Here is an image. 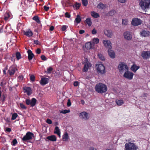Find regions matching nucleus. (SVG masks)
<instances>
[{"label":"nucleus","mask_w":150,"mask_h":150,"mask_svg":"<svg viewBox=\"0 0 150 150\" xmlns=\"http://www.w3.org/2000/svg\"><path fill=\"white\" fill-rule=\"evenodd\" d=\"M108 89L107 86L103 83H99L95 86L96 91L99 93L102 94L106 92Z\"/></svg>","instance_id":"nucleus-1"},{"label":"nucleus","mask_w":150,"mask_h":150,"mask_svg":"<svg viewBox=\"0 0 150 150\" xmlns=\"http://www.w3.org/2000/svg\"><path fill=\"white\" fill-rule=\"evenodd\" d=\"M139 5L143 10L149 8L150 0H139Z\"/></svg>","instance_id":"nucleus-2"},{"label":"nucleus","mask_w":150,"mask_h":150,"mask_svg":"<svg viewBox=\"0 0 150 150\" xmlns=\"http://www.w3.org/2000/svg\"><path fill=\"white\" fill-rule=\"evenodd\" d=\"M95 67L98 74H102L105 73V67L100 62L96 64Z\"/></svg>","instance_id":"nucleus-3"},{"label":"nucleus","mask_w":150,"mask_h":150,"mask_svg":"<svg viewBox=\"0 0 150 150\" xmlns=\"http://www.w3.org/2000/svg\"><path fill=\"white\" fill-rule=\"evenodd\" d=\"M118 69L119 72L122 74L124 71L125 72L127 70H128L129 68L127 65L124 62L120 63L118 66Z\"/></svg>","instance_id":"nucleus-4"},{"label":"nucleus","mask_w":150,"mask_h":150,"mask_svg":"<svg viewBox=\"0 0 150 150\" xmlns=\"http://www.w3.org/2000/svg\"><path fill=\"white\" fill-rule=\"evenodd\" d=\"M137 147L134 144L129 142L125 144L124 150H137Z\"/></svg>","instance_id":"nucleus-5"},{"label":"nucleus","mask_w":150,"mask_h":150,"mask_svg":"<svg viewBox=\"0 0 150 150\" xmlns=\"http://www.w3.org/2000/svg\"><path fill=\"white\" fill-rule=\"evenodd\" d=\"M37 100L35 98H32L31 100L27 98L25 99V102L27 105H30L32 107L34 106L36 104Z\"/></svg>","instance_id":"nucleus-6"},{"label":"nucleus","mask_w":150,"mask_h":150,"mask_svg":"<svg viewBox=\"0 0 150 150\" xmlns=\"http://www.w3.org/2000/svg\"><path fill=\"white\" fill-rule=\"evenodd\" d=\"M85 62L82 71L84 72H86L88 71L89 68L91 67L92 64L89 62L88 59L86 58H85Z\"/></svg>","instance_id":"nucleus-7"},{"label":"nucleus","mask_w":150,"mask_h":150,"mask_svg":"<svg viewBox=\"0 0 150 150\" xmlns=\"http://www.w3.org/2000/svg\"><path fill=\"white\" fill-rule=\"evenodd\" d=\"M34 137V134L31 132H27L25 135L22 138V140L23 141L26 142L28 140H30L32 139Z\"/></svg>","instance_id":"nucleus-8"},{"label":"nucleus","mask_w":150,"mask_h":150,"mask_svg":"<svg viewBox=\"0 0 150 150\" xmlns=\"http://www.w3.org/2000/svg\"><path fill=\"white\" fill-rule=\"evenodd\" d=\"M142 23L141 20L137 18H133L131 22V24L134 26H137L140 25Z\"/></svg>","instance_id":"nucleus-9"},{"label":"nucleus","mask_w":150,"mask_h":150,"mask_svg":"<svg viewBox=\"0 0 150 150\" xmlns=\"http://www.w3.org/2000/svg\"><path fill=\"white\" fill-rule=\"evenodd\" d=\"M134 74L128 70H127L124 74L123 77L128 79L131 80L133 79Z\"/></svg>","instance_id":"nucleus-10"},{"label":"nucleus","mask_w":150,"mask_h":150,"mask_svg":"<svg viewBox=\"0 0 150 150\" xmlns=\"http://www.w3.org/2000/svg\"><path fill=\"white\" fill-rule=\"evenodd\" d=\"M103 42L104 46L106 48L111 49L112 43L111 41L108 40H103Z\"/></svg>","instance_id":"nucleus-11"},{"label":"nucleus","mask_w":150,"mask_h":150,"mask_svg":"<svg viewBox=\"0 0 150 150\" xmlns=\"http://www.w3.org/2000/svg\"><path fill=\"white\" fill-rule=\"evenodd\" d=\"M79 116L81 118L86 120H88L89 118L88 113L85 112H83L80 113L79 114Z\"/></svg>","instance_id":"nucleus-12"},{"label":"nucleus","mask_w":150,"mask_h":150,"mask_svg":"<svg viewBox=\"0 0 150 150\" xmlns=\"http://www.w3.org/2000/svg\"><path fill=\"white\" fill-rule=\"evenodd\" d=\"M124 36L125 39L128 40H130L132 39V35L130 32L126 31L124 33Z\"/></svg>","instance_id":"nucleus-13"},{"label":"nucleus","mask_w":150,"mask_h":150,"mask_svg":"<svg viewBox=\"0 0 150 150\" xmlns=\"http://www.w3.org/2000/svg\"><path fill=\"white\" fill-rule=\"evenodd\" d=\"M23 33L25 35L28 37H30L33 35V32L29 29L26 30H23Z\"/></svg>","instance_id":"nucleus-14"},{"label":"nucleus","mask_w":150,"mask_h":150,"mask_svg":"<svg viewBox=\"0 0 150 150\" xmlns=\"http://www.w3.org/2000/svg\"><path fill=\"white\" fill-rule=\"evenodd\" d=\"M140 35L143 37H149L150 36V32L148 31L142 30L140 33Z\"/></svg>","instance_id":"nucleus-15"},{"label":"nucleus","mask_w":150,"mask_h":150,"mask_svg":"<svg viewBox=\"0 0 150 150\" xmlns=\"http://www.w3.org/2000/svg\"><path fill=\"white\" fill-rule=\"evenodd\" d=\"M24 92L27 93L28 96L30 95L32 93L31 88L29 87H25L24 88Z\"/></svg>","instance_id":"nucleus-16"},{"label":"nucleus","mask_w":150,"mask_h":150,"mask_svg":"<svg viewBox=\"0 0 150 150\" xmlns=\"http://www.w3.org/2000/svg\"><path fill=\"white\" fill-rule=\"evenodd\" d=\"M104 32L105 35L108 37L111 38L112 36V34L111 31L110 30L105 29L104 30Z\"/></svg>","instance_id":"nucleus-17"},{"label":"nucleus","mask_w":150,"mask_h":150,"mask_svg":"<svg viewBox=\"0 0 150 150\" xmlns=\"http://www.w3.org/2000/svg\"><path fill=\"white\" fill-rule=\"evenodd\" d=\"M16 70V69L15 67H10L8 71V72L9 73L10 76L13 75L15 73Z\"/></svg>","instance_id":"nucleus-18"},{"label":"nucleus","mask_w":150,"mask_h":150,"mask_svg":"<svg viewBox=\"0 0 150 150\" xmlns=\"http://www.w3.org/2000/svg\"><path fill=\"white\" fill-rule=\"evenodd\" d=\"M48 79L46 78H42L40 80V83L42 85H45L48 83Z\"/></svg>","instance_id":"nucleus-19"},{"label":"nucleus","mask_w":150,"mask_h":150,"mask_svg":"<svg viewBox=\"0 0 150 150\" xmlns=\"http://www.w3.org/2000/svg\"><path fill=\"white\" fill-rule=\"evenodd\" d=\"M140 68V67L139 66H137L135 64H133L131 66L130 69L131 70L134 72H136V71L138 69Z\"/></svg>","instance_id":"nucleus-20"},{"label":"nucleus","mask_w":150,"mask_h":150,"mask_svg":"<svg viewBox=\"0 0 150 150\" xmlns=\"http://www.w3.org/2000/svg\"><path fill=\"white\" fill-rule=\"evenodd\" d=\"M97 8L99 9H104L106 7V6L102 3H99L97 5Z\"/></svg>","instance_id":"nucleus-21"},{"label":"nucleus","mask_w":150,"mask_h":150,"mask_svg":"<svg viewBox=\"0 0 150 150\" xmlns=\"http://www.w3.org/2000/svg\"><path fill=\"white\" fill-rule=\"evenodd\" d=\"M46 139L52 141H55L57 140L56 137L54 135L48 136L46 137Z\"/></svg>","instance_id":"nucleus-22"},{"label":"nucleus","mask_w":150,"mask_h":150,"mask_svg":"<svg viewBox=\"0 0 150 150\" xmlns=\"http://www.w3.org/2000/svg\"><path fill=\"white\" fill-rule=\"evenodd\" d=\"M91 16L94 18H97L99 17L100 16L99 14L93 11H92L91 12Z\"/></svg>","instance_id":"nucleus-23"},{"label":"nucleus","mask_w":150,"mask_h":150,"mask_svg":"<svg viewBox=\"0 0 150 150\" xmlns=\"http://www.w3.org/2000/svg\"><path fill=\"white\" fill-rule=\"evenodd\" d=\"M69 136L67 132H65L62 136V139L64 141H67L69 139Z\"/></svg>","instance_id":"nucleus-24"},{"label":"nucleus","mask_w":150,"mask_h":150,"mask_svg":"<svg viewBox=\"0 0 150 150\" xmlns=\"http://www.w3.org/2000/svg\"><path fill=\"white\" fill-rule=\"evenodd\" d=\"M54 133L57 134L59 136H60V129L58 127L56 126L55 127L54 131Z\"/></svg>","instance_id":"nucleus-25"},{"label":"nucleus","mask_w":150,"mask_h":150,"mask_svg":"<svg viewBox=\"0 0 150 150\" xmlns=\"http://www.w3.org/2000/svg\"><path fill=\"white\" fill-rule=\"evenodd\" d=\"M85 22L89 26H91L92 24L91 20L90 18H86Z\"/></svg>","instance_id":"nucleus-26"},{"label":"nucleus","mask_w":150,"mask_h":150,"mask_svg":"<svg viewBox=\"0 0 150 150\" xmlns=\"http://www.w3.org/2000/svg\"><path fill=\"white\" fill-rule=\"evenodd\" d=\"M109 49L108 50V52L110 56H115V53L114 51Z\"/></svg>","instance_id":"nucleus-27"},{"label":"nucleus","mask_w":150,"mask_h":150,"mask_svg":"<svg viewBox=\"0 0 150 150\" xmlns=\"http://www.w3.org/2000/svg\"><path fill=\"white\" fill-rule=\"evenodd\" d=\"M141 55L142 56H150V51H143Z\"/></svg>","instance_id":"nucleus-28"},{"label":"nucleus","mask_w":150,"mask_h":150,"mask_svg":"<svg viewBox=\"0 0 150 150\" xmlns=\"http://www.w3.org/2000/svg\"><path fill=\"white\" fill-rule=\"evenodd\" d=\"M115 102L118 105L120 106L123 104L124 101L123 100H116Z\"/></svg>","instance_id":"nucleus-29"},{"label":"nucleus","mask_w":150,"mask_h":150,"mask_svg":"<svg viewBox=\"0 0 150 150\" xmlns=\"http://www.w3.org/2000/svg\"><path fill=\"white\" fill-rule=\"evenodd\" d=\"M129 21L128 19L124 18L122 20V24L123 25H128Z\"/></svg>","instance_id":"nucleus-30"},{"label":"nucleus","mask_w":150,"mask_h":150,"mask_svg":"<svg viewBox=\"0 0 150 150\" xmlns=\"http://www.w3.org/2000/svg\"><path fill=\"white\" fill-rule=\"evenodd\" d=\"M85 47L87 50H89L92 48V44L90 42H87L85 44Z\"/></svg>","instance_id":"nucleus-31"},{"label":"nucleus","mask_w":150,"mask_h":150,"mask_svg":"<svg viewBox=\"0 0 150 150\" xmlns=\"http://www.w3.org/2000/svg\"><path fill=\"white\" fill-rule=\"evenodd\" d=\"M81 21V19L80 16L79 15L77 16L76 18L75 19V21L77 23H80Z\"/></svg>","instance_id":"nucleus-32"},{"label":"nucleus","mask_w":150,"mask_h":150,"mask_svg":"<svg viewBox=\"0 0 150 150\" xmlns=\"http://www.w3.org/2000/svg\"><path fill=\"white\" fill-rule=\"evenodd\" d=\"M99 42V40L97 38H93L92 40V43L93 44H97Z\"/></svg>","instance_id":"nucleus-33"},{"label":"nucleus","mask_w":150,"mask_h":150,"mask_svg":"<svg viewBox=\"0 0 150 150\" xmlns=\"http://www.w3.org/2000/svg\"><path fill=\"white\" fill-rule=\"evenodd\" d=\"M33 20L35 21L38 23H40V21L39 19V17L37 16H34L33 18Z\"/></svg>","instance_id":"nucleus-34"},{"label":"nucleus","mask_w":150,"mask_h":150,"mask_svg":"<svg viewBox=\"0 0 150 150\" xmlns=\"http://www.w3.org/2000/svg\"><path fill=\"white\" fill-rule=\"evenodd\" d=\"M53 69L51 67H49L47 69V71H46L47 74H50L53 70Z\"/></svg>","instance_id":"nucleus-35"},{"label":"nucleus","mask_w":150,"mask_h":150,"mask_svg":"<svg viewBox=\"0 0 150 150\" xmlns=\"http://www.w3.org/2000/svg\"><path fill=\"white\" fill-rule=\"evenodd\" d=\"M10 14L9 13H6L4 15V19L5 21H6L10 17Z\"/></svg>","instance_id":"nucleus-36"},{"label":"nucleus","mask_w":150,"mask_h":150,"mask_svg":"<svg viewBox=\"0 0 150 150\" xmlns=\"http://www.w3.org/2000/svg\"><path fill=\"white\" fill-rule=\"evenodd\" d=\"M18 116V114L16 113L13 114L12 116L11 120H13L16 119Z\"/></svg>","instance_id":"nucleus-37"},{"label":"nucleus","mask_w":150,"mask_h":150,"mask_svg":"<svg viewBox=\"0 0 150 150\" xmlns=\"http://www.w3.org/2000/svg\"><path fill=\"white\" fill-rule=\"evenodd\" d=\"M70 112V110H62L60 112V113H63V114H66L69 112Z\"/></svg>","instance_id":"nucleus-38"},{"label":"nucleus","mask_w":150,"mask_h":150,"mask_svg":"<svg viewBox=\"0 0 150 150\" xmlns=\"http://www.w3.org/2000/svg\"><path fill=\"white\" fill-rule=\"evenodd\" d=\"M82 4L84 6H86L88 4L87 0H82Z\"/></svg>","instance_id":"nucleus-39"},{"label":"nucleus","mask_w":150,"mask_h":150,"mask_svg":"<svg viewBox=\"0 0 150 150\" xmlns=\"http://www.w3.org/2000/svg\"><path fill=\"white\" fill-rule=\"evenodd\" d=\"M18 142L16 139L13 140L11 142V144L13 146H15L17 143Z\"/></svg>","instance_id":"nucleus-40"},{"label":"nucleus","mask_w":150,"mask_h":150,"mask_svg":"<svg viewBox=\"0 0 150 150\" xmlns=\"http://www.w3.org/2000/svg\"><path fill=\"white\" fill-rule=\"evenodd\" d=\"M35 77L34 75H31L30 77V80L32 82H33L35 81Z\"/></svg>","instance_id":"nucleus-41"},{"label":"nucleus","mask_w":150,"mask_h":150,"mask_svg":"<svg viewBox=\"0 0 150 150\" xmlns=\"http://www.w3.org/2000/svg\"><path fill=\"white\" fill-rule=\"evenodd\" d=\"M28 56H34V55L32 53V52L30 50H28Z\"/></svg>","instance_id":"nucleus-42"},{"label":"nucleus","mask_w":150,"mask_h":150,"mask_svg":"<svg viewBox=\"0 0 150 150\" xmlns=\"http://www.w3.org/2000/svg\"><path fill=\"white\" fill-rule=\"evenodd\" d=\"M20 106L22 109H27V107L22 103H20Z\"/></svg>","instance_id":"nucleus-43"},{"label":"nucleus","mask_w":150,"mask_h":150,"mask_svg":"<svg viewBox=\"0 0 150 150\" xmlns=\"http://www.w3.org/2000/svg\"><path fill=\"white\" fill-rule=\"evenodd\" d=\"M115 13V11L114 10H112L110 11L109 13V15L110 16H112Z\"/></svg>","instance_id":"nucleus-44"},{"label":"nucleus","mask_w":150,"mask_h":150,"mask_svg":"<svg viewBox=\"0 0 150 150\" xmlns=\"http://www.w3.org/2000/svg\"><path fill=\"white\" fill-rule=\"evenodd\" d=\"M46 122L49 124H51L52 123V120L49 118L47 119Z\"/></svg>","instance_id":"nucleus-45"},{"label":"nucleus","mask_w":150,"mask_h":150,"mask_svg":"<svg viewBox=\"0 0 150 150\" xmlns=\"http://www.w3.org/2000/svg\"><path fill=\"white\" fill-rule=\"evenodd\" d=\"M71 105V103L69 99L67 103V106L68 107L70 106Z\"/></svg>","instance_id":"nucleus-46"},{"label":"nucleus","mask_w":150,"mask_h":150,"mask_svg":"<svg viewBox=\"0 0 150 150\" xmlns=\"http://www.w3.org/2000/svg\"><path fill=\"white\" fill-rule=\"evenodd\" d=\"M65 16L66 17L69 18L70 17V15L68 12H66L65 14Z\"/></svg>","instance_id":"nucleus-47"},{"label":"nucleus","mask_w":150,"mask_h":150,"mask_svg":"<svg viewBox=\"0 0 150 150\" xmlns=\"http://www.w3.org/2000/svg\"><path fill=\"white\" fill-rule=\"evenodd\" d=\"M80 4L79 3H76L75 4V6H76V8L77 9H79V7H80Z\"/></svg>","instance_id":"nucleus-48"},{"label":"nucleus","mask_w":150,"mask_h":150,"mask_svg":"<svg viewBox=\"0 0 150 150\" xmlns=\"http://www.w3.org/2000/svg\"><path fill=\"white\" fill-rule=\"evenodd\" d=\"M6 131L9 133L11 132V129L10 128L7 127L6 128Z\"/></svg>","instance_id":"nucleus-49"},{"label":"nucleus","mask_w":150,"mask_h":150,"mask_svg":"<svg viewBox=\"0 0 150 150\" xmlns=\"http://www.w3.org/2000/svg\"><path fill=\"white\" fill-rule=\"evenodd\" d=\"M117 1L121 3H125L127 1V0H117Z\"/></svg>","instance_id":"nucleus-50"},{"label":"nucleus","mask_w":150,"mask_h":150,"mask_svg":"<svg viewBox=\"0 0 150 150\" xmlns=\"http://www.w3.org/2000/svg\"><path fill=\"white\" fill-rule=\"evenodd\" d=\"M36 52L37 54H40L41 53V50L39 48L37 49L36 50Z\"/></svg>","instance_id":"nucleus-51"},{"label":"nucleus","mask_w":150,"mask_h":150,"mask_svg":"<svg viewBox=\"0 0 150 150\" xmlns=\"http://www.w3.org/2000/svg\"><path fill=\"white\" fill-rule=\"evenodd\" d=\"M43 8L44 10L46 11H47L49 9V7L46 6H44Z\"/></svg>","instance_id":"nucleus-52"},{"label":"nucleus","mask_w":150,"mask_h":150,"mask_svg":"<svg viewBox=\"0 0 150 150\" xmlns=\"http://www.w3.org/2000/svg\"><path fill=\"white\" fill-rule=\"evenodd\" d=\"M97 33L96 30L95 29H93L92 31V33L93 34H96Z\"/></svg>","instance_id":"nucleus-53"},{"label":"nucleus","mask_w":150,"mask_h":150,"mask_svg":"<svg viewBox=\"0 0 150 150\" xmlns=\"http://www.w3.org/2000/svg\"><path fill=\"white\" fill-rule=\"evenodd\" d=\"M67 29L66 26V25H63L62 27V30L63 31H65Z\"/></svg>","instance_id":"nucleus-54"},{"label":"nucleus","mask_w":150,"mask_h":150,"mask_svg":"<svg viewBox=\"0 0 150 150\" xmlns=\"http://www.w3.org/2000/svg\"><path fill=\"white\" fill-rule=\"evenodd\" d=\"M18 79L19 80L22 81L23 80V77L22 75H21L19 76L18 77Z\"/></svg>","instance_id":"nucleus-55"},{"label":"nucleus","mask_w":150,"mask_h":150,"mask_svg":"<svg viewBox=\"0 0 150 150\" xmlns=\"http://www.w3.org/2000/svg\"><path fill=\"white\" fill-rule=\"evenodd\" d=\"M79 84V83L77 81L74 82V85L75 86H77Z\"/></svg>","instance_id":"nucleus-56"},{"label":"nucleus","mask_w":150,"mask_h":150,"mask_svg":"<svg viewBox=\"0 0 150 150\" xmlns=\"http://www.w3.org/2000/svg\"><path fill=\"white\" fill-rule=\"evenodd\" d=\"M34 43L36 45H39L40 44V42L38 40H35L34 41Z\"/></svg>","instance_id":"nucleus-57"},{"label":"nucleus","mask_w":150,"mask_h":150,"mask_svg":"<svg viewBox=\"0 0 150 150\" xmlns=\"http://www.w3.org/2000/svg\"><path fill=\"white\" fill-rule=\"evenodd\" d=\"M35 57H28V59L31 62V60L34 58V59H35Z\"/></svg>","instance_id":"nucleus-58"},{"label":"nucleus","mask_w":150,"mask_h":150,"mask_svg":"<svg viewBox=\"0 0 150 150\" xmlns=\"http://www.w3.org/2000/svg\"><path fill=\"white\" fill-rule=\"evenodd\" d=\"M85 33V30H81L79 31V33L80 34H82Z\"/></svg>","instance_id":"nucleus-59"},{"label":"nucleus","mask_w":150,"mask_h":150,"mask_svg":"<svg viewBox=\"0 0 150 150\" xmlns=\"http://www.w3.org/2000/svg\"><path fill=\"white\" fill-rule=\"evenodd\" d=\"M21 54L19 52H17L16 53V56H21Z\"/></svg>","instance_id":"nucleus-60"},{"label":"nucleus","mask_w":150,"mask_h":150,"mask_svg":"<svg viewBox=\"0 0 150 150\" xmlns=\"http://www.w3.org/2000/svg\"><path fill=\"white\" fill-rule=\"evenodd\" d=\"M54 27L53 26H52L50 28V31H52L54 29Z\"/></svg>","instance_id":"nucleus-61"},{"label":"nucleus","mask_w":150,"mask_h":150,"mask_svg":"<svg viewBox=\"0 0 150 150\" xmlns=\"http://www.w3.org/2000/svg\"><path fill=\"white\" fill-rule=\"evenodd\" d=\"M42 59L44 60L45 61L47 60L46 57H41Z\"/></svg>","instance_id":"nucleus-62"},{"label":"nucleus","mask_w":150,"mask_h":150,"mask_svg":"<svg viewBox=\"0 0 150 150\" xmlns=\"http://www.w3.org/2000/svg\"><path fill=\"white\" fill-rule=\"evenodd\" d=\"M2 96L3 97L2 99V102H4L5 99V96L4 95H3Z\"/></svg>","instance_id":"nucleus-63"},{"label":"nucleus","mask_w":150,"mask_h":150,"mask_svg":"<svg viewBox=\"0 0 150 150\" xmlns=\"http://www.w3.org/2000/svg\"><path fill=\"white\" fill-rule=\"evenodd\" d=\"M89 150H97V149L93 147H91L89 149Z\"/></svg>","instance_id":"nucleus-64"}]
</instances>
